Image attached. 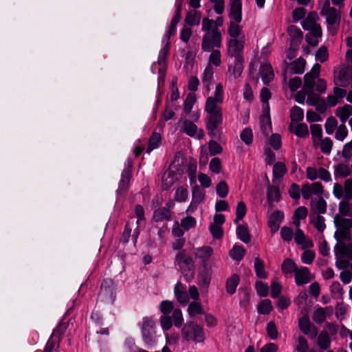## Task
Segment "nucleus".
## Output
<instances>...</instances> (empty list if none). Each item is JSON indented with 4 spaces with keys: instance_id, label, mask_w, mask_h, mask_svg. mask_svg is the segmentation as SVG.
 Here are the masks:
<instances>
[{
    "instance_id": "f257e3e1",
    "label": "nucleus",
    "mask_w": 352,
    "mask_h": 352,
    "mask_svg": "<svg viewBox=\"0 0 352 352\" xmlns=\"http://www.w3.org/2000/svg\"><path fill=\"white\" fill-rule=\"evenodd\" d=\"M224 91L221 84H217L212 96L206 99L205 111L207 113L206 119V128L209 133L216 130L223 120L221 104L223 102Z\"/></svg>"
},
{
    "instance_id": "f03ea898",
    "label": "nucleus",
    "mask_w": 352,
    "mask_h": 352,
    "mask_svg": "<svg viewBox=\"0 0 352 352\" xmlns=\"http://www.w3.org/2000/svg\"><path fill=\"white\" fill-rule=\"evenodd\" d=\"M319 16L317 12H309L302 21V27L305 30L311 31L310 35H306L307 41L311 45L316 46L318 43V38L322 36L321 26L317 23Z\"/></svg>"
},
{
    "instance_id": "7ed1b4c3",
    "label": "nucleus",
    "mask_w": 352,
    "mask_h": 352,
    "mask_svg": "<svg viewBox=\"0 0 352 352\" xmlns=\"http://www.w3.org/2000/svg\"><path fill=\"white\" fill-rule=\"evenodd\" d=\"M313 146L319 148L322 153L329 155L331 153L333 142L329 138H323V132L321 125L312 124L310 126Z\"/></svg>"
},
{
    "instance_id": "20e7f679",
    "label": "nucleus",
    "mask_w": 352,
    "mask_h": 352,
    "mask_svg": "<svg viewBox=\"0 0 352 352\" xmlns=\"http://www.w3.org/2000/svg\"><path fill=\"white\" fill-rule=\"evenodd\" d=\"M333 82L336 86L352 87V66L342 64L333 70Z\"/></svg>"
},
{
    "instance_id": "39448f33",
    "label": "nucleus",
    "mask_w": 352,
    "mask_h": 352,
    "mask_svg": "<svg viewBox=\"0 0 352 352\" xmlns=\"http://www.w3.org/2000/svg\"><path fill=\"white\" fill-rule=\"evenodd\" d=\"M333 223L336 227V230L334 233L335 239L351 241L352 219L344 218L340 214H336L333 218Z\"/></svg>"
},
{
    "instance_id": "423d86ee",
    "label": "nucleus",
    "mask_w": 352,
    "mask_h": 352,
    "mask_svg": "<svg viewBox=\"0 0 352 352\" xmlns=\"http://www.w3.org/2000/svg\"><path fill=\"white\" fill-rule=\"evenodd\" d=\"M175 265L178 266L182 273L186 278H192L194 275L195 265L191 256L182 250L177 253L175 258Z\"/></svg>"
},
{
    "instance_id": "0eeeda50",
    "label": "nucleus",
    "mask_w": 352,
    "mask_h": 352,
    "mask_svg": "<svg viewBox=\"0 0 352 352\" xmlns=\"http://www.w3.org/2000/svg\"><path fill=\"white\" fill-rule=\"evenodd\" d=\"M181 334L187 341L197 343L203 342L204 340V329L194 322H186L182 329Z\"/></svg>"
},
{
    "instance_id": "6e6552de",
    "label": "nucleus",
    "mask_w": 352,
    "mask_h": 352,
    "mask_svg": "<svg viewBox=\"0 0 352 352\" xmlns=\"http://www.w3.org/2000/svg\"><path fill=\"white\" fill-rule=\"evenodd\" d=\"M222 36L220 31H209L206 32L201 39V49L204 52H210L221 47Z\"/></svg>"
},
{
    "instance_id": "1a4fd4ad",
    "label": "nucleus",
    "mask_w": 352,
    "mask_h": 352,
    "mask_svg": "<svg viewBox=\"0 0 352 352\" xmlns=\"http://www.w3.org/2000/svg\"><path fill=\"white\" fill-rule=\"evenodd\" d=\"M155 325V321L152 318L145 317L143 318L142 335L144 344L148 348H151L157 342L154 330Z\"/></svg>"
},
{
    "instance_id": "9d476101",
    "label": "nucleus",
    "mask_w": 352,
    "mask_h": 352,
    "mask_svg": "<svg viewBox=\"0 0 352 352\" xmlns=\"http://www.w3.org/2000/svg\"><path fill=\"white\" fill-rule=\"evenodd\" d=\"M320 14L322 16L326 18V21L329 28V32L333 35L336 33L337 30L336 28V25H338L340 21V16L337 13V10L330 6V3L329 1H327L321 10Z\"/></svg>"
},
{
    "instance_id": "9b49d317",
    "label": "nucleus",
    "mask_w": 352,
    "mask_h": 352,
    "mask_svg": "<svg viewBox=\"0 0 352 352\" xmlns=\"http://www.w3.org/2000/svg\"><path fill=\"white\" fill-rule=\"evenodd\" d=\"M116 284L109 278L104 279L101 283L98 300L100 302L112 304L116 298Z\"/></svg>"
},
{
    "instance_id": "f8f14e48",
    "label": "nucleus",
    "mask_w": 352,
    "mask_h": 352,
    "mask_svg": "<svg viewBox=\"0 0 352 352\" xmlns=\"http://www.w3.org/2000/svg\"><path fill=\"white\" fill-rule=\"evenodd\" d=\"M333 194L337 199H342V201H350L352 199V178L346 179L344 184L335 183L333 188Z\"/></svg>"
},
{
    "instance_id": "ddd939ff",
    "label": "nucleus",
    "mask_w": 352,
    "mask_h": 352,
    "mask_svg": "<svg viewBox=\"0 0 352 352\" xmlns=\"http://www.w3.org/2000/svg\"><path fill=\"white\" fill-rule=\"evenodd\" d=\"M306 177L311 181L318 179L324 182L331 181V175L329 170L323 167H316V166L307 167Z\"/></svg>"
},
{
    "instance_id": "4468645a",
    "label": "nucleus",
    "mask_w": 352,
    "mask_h": 352,
    "mask_svg": "<svg viewBox=\"0 0 352 352\" xmlns=\"http://www.w3.org/2000/svg\"><path fill=\"white\" fill-rule=\"evenodd\" d=\"M321 66L319 63H315L311 71L304 76L303 89L305 92H311L314 91L315 82L320 75Z\"/></svg>"
},
{
    "instance_id": "2eb2a0df",
    "label": "nucleus",
    "mask_w": 352,
    "mask_h": 352,
    "mask_svg": "<svg viewBox=\"0 0 352 352\" xmlns=\"http://www.w3.org/2000/svg\"><path fill=\"white\" fill-rule=\"evenodd\" d=\"M182 131L187 135L200 140L204 137V131L198 128L194 121L185 119L182 121Z\"/></svg>"
},
{
    "instance_id": "dca6fc26",
    "label": "nucleus",
    "mask_w": 352,
    "mask_h": 352,
    "mask_svg": "<svg viewBox=\"0 0 352 352\" xmlns=\"http://www.w3.org/2000/svg\"><path fill=\"white\" fill-rule=\"evenodd\" d=\"M284 81L286 80L287 73L293 72L294 74H302L305 71L306 61L304 58L300 57L291 63L286 60L283 61Z\"/></svg>"
},
{
    "instance_id": "f3484780",
    "label": "nucleus",
    "mask_w": 352,
    "mask_h": 352,
    "mask_svg": "<svg viewBox=\"0 0 352 352\" xmlns=\"http://www.w3.org/2000/svg\"><path fill=\"white\" fill-rule=\"evenodd\" d=\"M295 283L297 286H302L309 283L315 276L311 273L309 269L305 266H299L294 274Z\"/></svg>"
},
{
    "instance_id": "a211bd4d",
    "label": "nucleus",
    "mask_w": 352,
    "mask_h": 352,
    "mask_svg": "<svg viewBox=\"0 0 352 352\" xmlns=\"http://www.w3.org/2000/svg\"><path fill=\"white\" fill-rule=\"evenodd\" d=\"M337 243L334 247L336 257L345 256L349 260H352V243L351 241L344 239H336Z\"/></svg>"
},
{
    "instance_id": "6ab92c4d",
    "label": "nucleus",
    "mask_w": 352,
    "mask_h": 352,
    "mask_svg": "<svg viewBox=\"0 0 352 352\" xmlns=\"http://www.w3.org/2000/svg\"><path fill=\"white\" fill-rule=\"evenodd\" d=\"M244 47V42L236 38L230 39L228 44V54L234 58V60H243L242 51Z\"/></svg>"
},
{
    "instance_id": "aec40b11",
    "label": "nucleus",
    "mask_w": 352,
    "mask_h": 352,
    "mask_svg": "<svg viewBox=\"0 0 352 352\" xmlns=\"http://www.w3.org/2000/svg\"><path fill=\"white\" fill-rule=\"evenodd\" d=\"M298 327L300 331L311 339L316 338L318 333L317 327L311 325L307 316H304L299 319Z\"/></svg>"
},
{
    "instance_id": "412c9836",
    "label": "nucleus",
    "mask_w": 352,
    "mask_h": 352,
    "mask_svg": "<svg viewBox=\"0 0 352 352\" xmlns=\"http://www.w3.org/2000/svg\"><path fill=\"white\" fill-rule=\"evenodd\" d=\"M197 100L196 95L193 93H190L186 96L184 104V111L187 114H190V118L194 121L197 122L199 119V113L198 112L192 111L193 105Z\"/></svg>"
},
{
    "instance_id": "4be33fe9",
    "label": "nucleus",
    "mask_w": 352,
    "mask_h": 352,
    "mask_svg": "<svg viewBox=\"0 0 352 352\" xmlns=\"http://www.w3.org/2000/svg\"><path fill=\"white\" fill-rule=\"evenodd\" d=\"M230 9L229 16L235 23H240L242 20V2L241 0H230Z\"/></svg>"
},
{
    "instance_id": "5701e85b",
    "label": "nucleus",
    "mask_w": 352,
    "mask_h": 352,
    "mask_svg": "<svg viewBox=\"0 0 352 352\" xmlns=\"http://www.w3.org/2000/svg\"><path fill=\"white\" fill-rule=\"evenodd\" d=\"M333 308L330 306L318 307L313 313L312 319L316 324H322L326 320L327 316L333 314Z\"/></svg>"
},
{
    "instance_id": "b1692460",
    "label": "nucleus",
    "mask_w": 352,
    "mask_h": 352,
    "mask_svg": "<svg viewBox=\"0 0 352 352\" xmlns=\"http://www.w3.org/2000/svg\"><path fill=\"white\" fill-rule=\"evenodd\" d=\"M287 33L289 36L290 45L299 46L303 38L301 30L294 25H290L287 28Z\"/></svg>"
},
{
    "instance_id": "393cba45",
    "label": "nucleus",
    "mask_w": 352,
    "mask_h": 352,
    "mask_svg": "<svg viewBox=\"0 0 352 352\" xmlns=\"http://www.w3.org/2000/svg\"><path fill=\"white\" fill-rule=\"evenodd\" d=\"M283 218L284 214L280 210H276L272 213L268 219V226L272 232L274 233L278 230Z\"/></svg>"
},
{
    "instance_id": "a878e982",
    "label": "nucleus",
    "mask_w": 352,
    "mask_h": 352,
    "mask_svg": "<svg viewBox=\"0 0 352 352\" xmlns=\"http://www.w3.org/2000/svg\"><path fill=\"white\" fill-rule=\"evenodd\" d=\"M289 130L292 133L302 138L309 135V129L305 123H290Z\"/></svg>"
},
{
    "instance_id": "bb28decb",
    "label": "nucleus",
    "mask_w": 352,
    "mask_h": 352,
    "mask_svg": "<svg viewBox=\"0 0 352 352\" xmlns=\"http://www.w3.org/2000/svg\"><path fill=\"white\" fill-rule=\"evenodd\" d=\"M201 82L208 91L210 90V86L214 84V69L210 64L206 67L201 76Z\"/></svg>"
},
{
    "instance_id": "cd10ccee",
    "label": "nucleus",
    "mask_w": 352,
    "mask_h": 352,
    "mask_svg": "<svg viewBox=\"0 0 352 352\" xmlns=\"http://www.w3.org/2000/svg\"><path fill=\"white\" fill-rule=\"evenodd\" d=\"M243 60H234L233 64H230L228 67V78L230 80L239 78L243 72Z\"/></svg>"
},
{
    "instance_id": "c85d7f7f",
    "label": "nucleus",
    "mask_w": 352,
    "mask_h": 352,
    "mask_svg": "<svg viewBox=\"0 0 352 352\" xmlns=\"http://www.w3.org/2000/svg\"><path fill=\"white\" fill-rule=\"evenodd\" d=\"M259 73L264 84H269L274 78V73L270 63H265L260 67Z\"/></svg>"
},
{
    "instance_id": "c756f323",
    "label": "nucleus",
    "mask_w": 352,
    "mask_h": 352,
    "mask_svg": "<svg viewBox=\"0 0 352 352\" xmlns=\"http://www.w3.org/2000/svg\"><path fill=\"white\" fill-rule=\"evenodd\" d=\"M316 337V343L320 350L324 351L330 348L331 340L327 331H322Z\"/></svg>"
},
{
    "instance_id": "7c9ffc66",
    "label": "nucleus",
    "mask_w": 352,
    "mask_h": 352,
    "mask_svg": "<svg viewBox=\"0 0 352 352\" xmlns=\"http://www.w3.org/2000/svg\"><path fill=\"white\" fill-rule=\"evenodd\" d=\"M294 241L297 244L301 245L303 249L310 248L314 246L313 241L305 236L302 230H296Z\"/></svg>"
},
{
    "instance_id": "2f4dec72",
    "label": "nucleus",
    "mask_w": 352,
    "mask_h": 352,
    "mask_svg": "<svg viewBox=\"0 0 352 352\" xmlns=\"http://www.w3.org/2000/svg\"><path fill=\"white\" fill-rule=\"evenodd\" d=\"M213 253V250L210 246H203L195 249V256L201 260L204 264L206 263Z\"/></svg>"
},
{
    "instance_id": "473e14b6",
    "label": "nucleus",
    "mask_w": 352,
    "mask_h": 352,
    "mask_svg": "<svg viewBox=\"0 0 352 352\" xmlns=\"http://www.w3.org/2000/svg\"><path fill=\"white\" fill-rule=\"evenodd\" d=\"M327 211V202L322 198L312 200L311 202V213H316L320 215Z\"/></svg>"
},
{
    "instance_id": "72a5a7b5",
    "label": "nucleus",
    "mask_w": 352,
    "mask_h": 352,
    "mask_svg": "<svg viewBox=\"0 0 352 352\" xmlns=\"http://www.w3.org/2000/svg\"><path fill=\"white\" fill-rule=\"evenodd\" d=\"M335 114L339 118L342 124H344L350 116H352V106L344 104L336 109Z\"/></svg>"
},
{
    "instance_id": "f704fd0d",
    "label": "nucleus",
    "mask_w": 352,
    "mask_h": 352,
    "mask_svg": "<svg viewBox=\"0 0 352 352\" xmlns=\"http://www.w3.org/2000/svg\"><path fill=\"white\" fill-rule=\"evenodd\" d=\"M174 293L177 300L183 305L188 302V296L185 287L181 283H177L174 288Z\"/></svg>"
},
{
    "instance_id": "c9c22d12",
    "label": "nucleus",
    "mask_w": 352,
    "mask_h": 352,
    "mask_svg": "<svg viewBox=\"0 0 352 352\" xmlns=\"http://www.w3.org/2000/svg\"><path fill=\"white\" fill-rule=\"evenodd\" d=\"M309 217L310 223L314 226V228H316L319 232H323L326 228L325 219L324 217L318 214L311 213Z\"/></svg>"
},
{
    "instance_id": "e433bc0d",
    "label": "nucleus",
    "mask_w": 352,
    "mask_h": 352,
    "mask_svg": "<svg viewBox=\"0 0 352 352\" xmlns=\"http://www.w3.org/2000/svg\"><path fill=\"white\" fill-rule=\"evenodd\" d=\"M260 127L262 133L267 137L272 131L271 118L269 113L260 117Z\"/></svg>"
},
{
    "instance_id": "4c0bfd02",
    "label": "nucleus",
    "mask_w": 352,
    "mask_h": 352,
    "mask_svg": "<svg viewBox=\"0 0 352 352\" xmlns=\"http://www.w3.org/2000/svg\"><path fill=\"white\" fill-rule=\"evenodd\" d=\"M131 177V171L129 169H124L121 175V179L118 189V193H122L126 191Z\"/></svg>"
},
{
    "instance_id": "58836bf2",
    "label": "nucleus",
    "mask_w": 352,
    "mask_h": 352,
    "mask_svg": "<svg viewBox=\"0 0 352 352\" xmlns=\"http://www.w3.org/2000/svg\"><path fill=\"white\" fill-rule=\"evenodd\" d=\"M299 266L291 258H286L281 265L282 272L285 274H294Z\"/></svg>"
},
{
    "instance_id": "ea45409f",
    "label": "nucleus",
    "mask_w": 352,
    "mask_h": 352,
    "mask_svg": "<svg viewBox=\"0 0 352 352\" xmlns=\"http://www.w3.org/2000/svg\"><path fill=\"white\" fill-rule=\"evenodd\" d=\"M280 193L278 188L269 185L267 186V197L270 205L274 202H277L280 199Z\"/></svg>"
},
{
    "instance_id": "a19ab883",
    "label": "nucleus",
    "mask_w": 352,
    "mask_h": 352,
    "mask_svg": "<svg viewBox=\"0 0 352 352\" xmlns=\"http://www.w3.org/2000/svg\"><path fill=\"white\" fill-rule=\"evenodd\" d=\"M171 218V212L166 208H160L155 210L153 219L155 221H162L164 220H170Z\"/></svg>"
},
{
    "instance_id": "79ce46f5",
    "label": "nucleus",
    "mask_w": 352,
    "mask_h": 352,
    "mask_svg": "<svg viewBox=\"0 0 352 352\" xmlns=\"http://www.w3.org/2000/svg\"><path fill=\"white\" fill-rule=\"evenodd\" d=\"M351 174V168L344 164H339L334 166V176L336 178H344Z\"/></svg>"
},
{
    "instance_id": "37998d69",
    "label": "nucleus",
    "mask_w": 352,
    "mask_h": 352,
    "mask_svg": "<svg viewBox=\"0 0 352 352\" xmlns=\"http://www.w3.org/2000/svg\"><path fill=\"white\" fill-rule=\"evenodd\" d=\"M237 237L245 243L250 241L251 237L246 225H239L236 228Z\"/></svg>"
},
{
    "instance_id": "c03bdc74",
    "label": "nucleus",
    "mask_w": 352,
    "mask_h": 352,
    "mask_svg": "<svg viewBox=\"0 0 352 352\" xmlns=\"http://www.w3.org/2000/svg\"><path fill=\"white\" fill-rule=\"evenodd\" d=\"M287 173V168L284 163L276 162L273 167V182L281 179Z\"/></svg>"
},
{
    "instance_id": "a18cd8bd",
    "label": "nucleus",
    "mask_w": 352,
    "mask_h": 352,
    "mask_svg": "<svg viewBox=\"0 0 352 352\" xmlns=\"http://www.w3.org/2000/svg\"><path fill=\"white\" fill-rule=\"evenodd\" d=\"M162 142V137L159 133L153 132L149 139L147 153H150L153 150L157 148Z\"/></svg>"
},
{
    "instance_id": "49530a36",
    "label": "nucleus",
    "mask_w": 352,
    "mask_h": 352,
    "mask_svg": "<svg viewBox=\"0 0 352 352\" xmlns=\"http://www.w3.org/2000/svg\"><path fill=\"white\" fill-rule=\"evenodd\" d=\"M240 278L237 274H233L226 281V292L233 294L239 283Z\"/></svg>"
},
{
    "instance_id": "de8ad7c7",
    "label": "nucleus",
    "mask_w": 352,
    "mask_h": 352,
    "mask_svg": "<svg viewBox=\"0 0 352 352\" xmlns=\"http://www.w3.org/2000/svg\"><path fill=\"white\" fill-rule=\"evenodd\" d=\"M201 14L199 11L190 12L187 14L185 22L189 25H197L199 24Z\"/></svg>"
},
{
    "instance_id": "09e8293b",
    "label": "nucleus",
    "mask_w": 352,
    "mask_h": 352,
    "mask_svg": "<svg viewBox=\"0 0 352 352\" xmlns=\"http://www.w3.org/2000/svg\"><path fill=\"white\" fill-rule=\"evenodd\" d=\"M304 118V112L303 110L298 107H294L290 111V123H298V122L303 120Z\"/></svg>"
},
{
    "instance_id": "8fccbe9b",
    "label": "nucleus",
    "mask_w": 352,
    "mask_h": 352,
    "mask_svg": "<svg viewBox=\"0 0 352 352\" xmlns=\"http://www.w3.org/2000/svg\"><path fill=\"white\" fill-rule=\"evenodd\" d=\"M254 265L256 276L261 278H266L267 274L264 269L263 261L259 257H256Z\"/></svg>"
},
{
    "instance_id": "3c124183",
    "label": "nucleus",
    "mask_w": 352,
    "mask_h": 352,
    "mask_svg": "<svg viewBox=\"0 0 352 352\" xmlns=\"http://www.w3.org/2000/svg\"><path fill=\"white\" fill-rule=\"evenodd\" d=\"M272 309L273 307L272 305V302L269 299L261 300L257 306V311L261 314H268L272 311Z\"/></svg>"
},
{
    "instance_id": "603ef678",
    "label": "nucleus",
    "mask_w": 352,
    "mask_h": 352,
    "mask_svg": "<svg viewBox=\"0 0 352 352\" xmlns=\"http://www.w3.org/2000/svg\"><path fill=\"white\" fill-rule=\"evenodd\" d=\"M245 254V250L241 245H234L230 251V256L235 261H241L243 259Z\"/></svg>"
},
{
    "instance_id": "864d4df0",
    "label": "nucleus",
    "mask_w": 352,
    "mask_h": 352,
    "mask_svg": "<svg viewBox=\"0 0 352 352\" xmlns=\"http://www.w3.org/2000/svg\"><path fill=\"white\" fill-rule=\"evenodd\" d=\"M205 198L204 191L197 185H195L192 190V201L194 203H201Z\"/></svg>"
},
{
    "instance_id": "5fc2aeb1",
    "label": "nucleus",
    "mask_w": 352,
    "mask_h": 352,
    "mask_svg": "<svg viewBox=\"0 0 352 352\" xmlns=\"http://www.w3.org/2000/svg\"><path fill=\"white\" fill-rule=\"evenodd\" d=\"M339 212L344 216L352 217V202L341 201L338 205Z\"/></svg>"
},
{
    "instance_id": "6e6d98bb",
    "label": "nucleus",
    "mask_w": 352,
    "mask_h": 352,
    "mask_svg": "<svg viewBox=\"0 0 352 352\" xmlns=\"http://www.w3.org/2000/svg\"><path fill=\"white\" fill-rule=\"evenodd\" d=\"M337 127H338V121L336 120V119L333 116L329 117L327 119L325 124H324V129H325L326 133L328 135H331L333 133V132L337 129Z\"/></svg>"
},
{
    "instance_id": "4d7b16f0",
    "label": "nucleus",
    "mask_w": 352,
    "mask_h": 352,
    "mask_svg": "<svg viewBox=\"0 0 352 352\" xmlns=\"http://www.w3.org/2000/svg\"><path fill=\"white\" fill-rule=\"evenodd\" d=\"M209 56L208 64L210 65H214L216 67H219L221 64V52L218 49L210 51Z\"/></svg>"
},
{
    "instance_id": "13d9d810",
    "label": "nucleus",
    "mask_w": 352,
    "mask_h": 352,
    "mask_svg": "<svg viewBox=\"0 0 352 352\" xmlns=\"http://www.w3.org/2000/svg\"><path fill=\"white\" fill-rule=\"evenodd\" d=\"M175 182V176L170 172H165L162 176V186L164 190H168L173 185Z\"/></svg>"
},
{
    "instance_id": "bf43d9fd",
    "label": "nucleus",
    "mask_w": 352,
    "mask_h": 352,
    "mask_svg": "<svg viewBox=\"0 0 352 352\" xmlns=\"http://www.w3.org/2000/svg\"><path fill=\"white\" fill-rule=\"evenodd\" d=\"M171 319L173 322L174 323V325L179 328L182 327L184 318H183V314L180 309L176 308L173 310V312L172 313Z\"/></svg>"
},
{
    "instance_id": "052dcab7",
    "label": "nucleus",
    "mask_w": 352,
    "mask_h": 352,
    "mask_svg": "<svg viewBox=\"0 0 352 352\" xmlns=\"http://www.w3.org/2000/svg\"><path fill=\"white\" fill-rule=\"evenodd\" d=\"M159 308L162 315L167 316H169V314L171 312H173V310L175 309L173 302L170 300L162 301L160 304Z\"/></svg>"
},
{
    "instance_id": "680f3d73",
    "label": "nucleus",
    "mask_w": 352,
    "mask_h": 352,
    "mask_svg": "<svg viewBox=\"0 0 352 352\" xmlns=\"http://www.w3.org/2000/svg\"><path fill=\"white\" fill-rule=\"evenodd\" d=\"M246 206L243 201L238 203L236 208V218L234 220L235 224L238 223L239 221L241 220L246 214Z\"/></svg>"
},
{
    "instance_id": "e2e57ef3",
    "label": "nucleus",
    "mask_w": 352,
    "mask_h": 352,
    "mask_svg": "<svg viewBox=\"0 0 352 352\" xmlns=\"http://www.w3.org/2000/svg\"><path fill=\"white\" fill-rule=\"evenodd\" d=\"M315 58L317 61L322 63L327 61L329 58V53L327 48L322 45L316 52Z\"/></svg>"
},
{
    "instance_id": "0e129e2a",
    "label": "nucleus",
    "mask_w": 352,
    "mask_h": 352,
    "mask_svg": "<svg viewBox=\"0 0 352 352\" xmlns=\"http://www.w3.org/2000/svg\"><path fill=\"white\" fill-rule=\"evenodd\" d=\"M188 313L190 316L193 317L203 313V308L200 303L192 302L188 307Z\"/></svg>"
},
{
    "instance_id": "69168bd1",
    "label": "nucleus",
    "mask_w": 352,
    "mask_h": 352,
    "mask_svg": "<svg viewBox=\"0 0 352 352\" xmlns=\"http://www.w3.org/2000/svg\"><path fill=\"white\" fill-rule=\"evenodd\" d=\"M241 140L247 145H250L253 141V133L250 128H245L240 134Z\"/></svg>"
},
{
    "instance_id": "338daca9",
    "label": "nucleus",
    "mask_w": 352,
    "mask_h": 352,
    "mask_svg": "<svg viewBox=\"0 0 352 352\" xmlns=\"http://www.w3.org/2000/svg\"><path fill=\"white\" fill-rule=\"evenodd\" d=\"M188 192L186 187L180 186L177 188L175 193V199L179 202L186 201L188 198Z\"/></svg>"
},
{
    "instance_id": "774afa93",
    "label": "nucleus",
    "mask_w": 352,
    "mask_h": 352,
    "mask_svg": "<svg viewBox=\"0 0 352 352\" xmlns=\"http://www.w3.org/2000/svg\"><path fill=\"white\" fill-rule=\"evenodd\" d=\"M296 350L297 352H308L309 344L307 339L304 336H300L298 337Z\"/></svg>"
}]
</instances>
